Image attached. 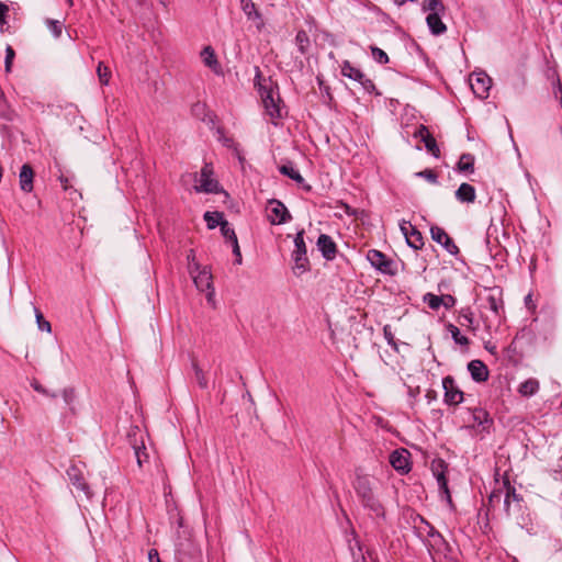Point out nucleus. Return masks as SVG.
Segmentation results:
<instances>
[{"label": "nucleus", "instance_id": "nucleus-28", "mask_svg": "<svg viewBox=\"0 0 562 562\" xmlns=\"http://www.w3.org/2000/svg\"><path fill=\"white\" fill-rule=\"evenodd\" d=\"M406 241L409 247L416 250L424 246L422 233L417 231L415 226L408 234H406Z\"/></svg>", "mask_w": 562, "mask_h": 562}, {"label": "nucleus", "instance_id": "nucleus-8", "mask_svg": "<svg viewBox=\"0 0 562 562\" xmlns=\"http://www.w3.org/2000/svg\"><path fill=\"white\" fill-rule=\"evenodd\" d=\"M445 402L449 405H458L463 401V392L459 390L452 376L442 379Z\"/></svg>", "mask_w": 562, "mask_h": 562}, {"label": "nucleus", "instance_id": "nucleus-5", "mask_svg": "<svg viewBox=\"0 0 562 562\" xmlns=\"http://www.w3.org/2000/svg\"><path fill=\"white\" fill-rule=\"evenodd\" d=\"M128 438L134 449L137 465L139 468H143L144 464L147 463L149 460V453L143 441V434L137 427H135L128 434Z\"/></svg>", "mask_w": 562, "mask_h": 562}, {"label": "nucleus", "instance_id": "nucleus-55", "mask_svg": "<svg viewBox=\"0 0 562 562\" xmlns=\"http://www.w3.org/2000/svg\"><path fill=\"white\" fill-rule=\"evenodd\" d=\"M414 228V226L409 223V222H403L401 224V231L403 233V235L406 237V234H408L412 229Z\"/></svg>", "mask_w": 562, "mask_h": 562}, {"label": "nucleus", "instance_id": "nucleus-50", "mask_svg": "<svg viewBox=\"0 0 562 562\" xmlns=\"http://www.w3.org/2000/svg\"><path fill=\"white\" fill-rule=\"evenodd\" d=\"M502 497H503V491H502V490L494 491V492L490 495V498H488V503H490V505H491V506H495V504H496V503H501Z\"/></svg>", "mask_w": 562, "mask_h": 562}, {"label": "nucleus", "instance_id": "nucleus-24", "mask_svg": "<svg viewBox=\"0 0 562 562\" xmlns=\"http://www.w3.org/2000/svg\"><path fill=\"white\" fill-rule=\"evenodd\" d=\"M363 506L369 509L376 518L384 519L385 518V510L382 503L379 501V498L373 495L369 497L368 499L362 502Z\"/></svg>", "mask_w": 562, "mask_h": 562}, {"label": "nucleus", "instance_id": "nucleus-60", "mask_svg": "<svg viewBox=\"0 0 562 562\" xmlns=\"http://www.w3.org/2000/svg\"><path fill=\"white\" fill-rule=\"evenodd\" d=\"M161 4L166 5L167 0H158Z\"/></svg>", "mask_w": 562, "mask_h": 562}, {"label": "nucleus", "instance_id": "nucleus-32", "mask_svg": "<svg viewBox=\"0 0 562 562\" xmlns=\"http://www.w3.org/2000/svg\"><path fill=\"white\" fill-rule=\"evenodd\" d=\"M204 220L210 229H214L217 226L221 227V223L225 221L223 218V214L220 212H206L204 214Z\"/></svg>", "mask_w": 562, "mask_h": 562}, {"label": "nucleus", "instance_id": "nucleus-35", "mask_svg": "<svg viewBox=\"0 0 562 562\" xmlns=\"http://www.w3.org/2000/svg\"><path fill=\"white\" fill-rule=\"evenodd\" d=\"M45 23H46L47 29L50 31V33L53 34V36L55 38H58L61 36L63 29H64V24L61 21L47 19Z\"/></svg>", "mask_w": 562, "mask_h": 562}, {"label": "nucleus", "instance_id": "nucleus-42", "mask_svg": "<svg viewBox=\"0 0 562 562\" xmlns=\"http://www.w3.org/2000/svg\"><path fill=\"white\" fill-rule=\"evenodd\" d=\"M35 316H36V323H37L38 329L42 331L50 333L52 331L50 323L48 321L44 319L43 314L37 308H35Z\"/></svg>", "mask_w": 562, "mask_h": 562}, {"label": "nucleus", "instance_id": "nucleus-59", "mask_svg": "<svg viewBox=\"0 0 562 562\" xmlns=\"http://www.w3.org/2000/svg\"><path fill=\"white\" fill-rule=\"evenodd\" d=\"M235 261H236V263H237V265H240V263H241V257H240V258H239V257H236V260H235Z\"/></svg>", "mask_w": 562, "mask_h": 562}, {"label": "nucleus", "instance_id": "nucleus-19", "mask_svg": "<svg viewBox=\"0 0 562 562\" xmlns=\"http://www.w3.org/2000/svg\"><path fill=\"white\" fill-rule=\"evenodd\" d=\"M445 469H446V464L442 460L434 462L432 467H431L432 473L437 479L438 486H439L440 491H442L447 495V497L450 498L449 490H448V482H447V479L445 475Z\"/></svg>", "mask_w": 562, "mask_h": 562}, {"label": "nucleus", "instance_id": "nucleus-4", "mask_svg": "<svg viewBox=\"0 0 562 562\" xmlns=\"http://www.w3.org/2000/svg\"><path fill=\"white\" fill-rule=\"evenodd\" d=\"M367 259L381 273L395 276L397 272L395 262L380 250L370 249L367 254Z\"/></svg>", "mask_w": 562, "mask_h": 562}, {"label": "nucleus", "instance_id": "nucleus-3", "mask_svg": "<svg viewBox=\"0 0 562 562\" xmlns=\"http://www.w3.org/2000/svg\"><path fill=\"white\" fill-rule=\"evenodd\" d=\"M292 259L294 261L293 272L296 276H301L310 269V261L304 241V231L297 232L294 237V250L292 251Z\"/></svg>", "mask_w": 562, "mask_h": 562}, {"label": "nucleus", "instance_id": "nucleus-10", "mask_svg": "<svg viewBox=\"0 0 562 562\" xmlns=\"http://www.w3.org/2000/svg\"><path fill=\"white\" fill-rule=\"evenodd\" d=\"M240 8L247 19L255 24L257 31H262L265 27V20L252 0H240Z\"/></svg>", "mask_w": 562, "mask_h": 562}, {"label": "nucleus", "instance_id": "nucleus-45", "mask_svg": "<svg viewBox=\"0 0 562 562\" xmlns=\"http://www.w3.org/2000/svg\"><path fill=\"white\" fill-rule=\"evenodd\" d=\"M61 396L66 405H71L76 400V391L74 387H66L61 391Z\"/></svg>", "mask_w": 562, "mask_h": 562}, {"label": "nucleus", "instance_id": "nucleus-2", "mask_svg": "<svg viewBox=\"0 0 562 562\" xmlns=\"http://www.w3.org/2000/svg\"><path fill=\"white\" fill-rule=\"evenodd\" d=\"M194 191L198 193H217L220 192V183L214 178V171L211 164H204L201 171L192 173Z\"/></svg>", "mask_w": 562, "mask_h": 562}, {"label": "nucleus", "instance_id": "nucleus-46", "mask_svg": "<svg viewBox=\"0 0 562 562\" xmlns=\"http://www.w3.org/2000/svg\"><path fill=\"white\" fill-rule=\"evenodd\" d=\"M14 56H15V53H14L13 48L10 45H8L5 48V60H4V67H5L7 72L11 71V66H12Z\"/></svg>", "mask_w": 562, "mask_h": 562}, {"label": "nucleus", "instance_id": "nucleus-26", "mask_svg": "<svg viewBox=\"0 0 562 562\" xmlns=\"http://www.w3.org/2000/svg\"><path fill=\"white\" fill-rule=\"evenodd\" d=\"M539 390V382L536 379H528L524 381L518 389V392L522 396H532L535 395Z\"/></svg>", "mask_w": 562, "mask_h": 562}, {"label": "nucleus", "instance_id": "nucleus-38", "mask_svg": "<svg viewBox=\"0 0 562 562\" xmlns=\"http://www.w3.org/2000/svg\"><path fill=\"white\" fill-rule=\"evenodd\" d=\"M370 50H371L372 58L376 63H379L381 65H385L389 63V56L383 49H381L376 46H370Z\"/></svg>", "mask_w": 562, "mask_h": 562}, {"label": "nucleus", "instance_id": "nucleus-52", "mask_svg": "<svg viewBox=\"0 0 562 562\" xmlns=\"http://www.w3.org/2000/svg\"><path fill=\"white\" fill-rule=\"evenodd\" d=\"M9 11V8L5 3L0 2V26L7 23L5 16Z\"/></svg>", "mask_w": 562, "mask_h": 562}, {"label": "nucleus", "instance_id": "nucleus-56", "mask_svg": "<svg viewBox=\"0 0 562 562\" xmlns=\"http://www.w3.org/2000/svg\"><path fill=\"white\" fill-rule=\"evenodd\" d=\"M31 386L34 389V391H36L37 393H41V392H44V386L37 381V380H33L31 382Z\"/></svg>", "mask_w": 562, "mask_h": 562}, {"label": "nucleus", "instance_id": "nucleus-41", "mask_svg": "<svg viewBox=\"0 0 562 562\" xmlns=\"http://www.w3.org/2000/svg\"><path fill=\"white\" fill-rule=\"evenodd\" d=\"M423 300L434 311L438 310L441 306V297L432 293H426Z\"/></svg>", "mask_w": 562, "mask_h": 562}, {"label": "nucleus", "instance_id": "nucleus-12", "mask_svg": "<svg viewBox=\"0 0 562 562\" xmlns=\"http://www.w3.org/2000/svg\"><path fill=\"white\" fill-rule=\"evenodd\" d=\"M390 463L397 472L408 473L411 470L409 452L406 449L394 450L390 454Z\"/></svg>", "mask_w": 562, "mask_h": 562}, {"label": "nucleus", "instance_id": "nucleus-34", "mask_svg": "<svg viewBox=\"0 0 562 562\" xmlns=\"http://www.w3.org/2000/svg\"><path fill=\"white\" fill-rule=\"evenodd\" d=\"M97 75L102 86H108L111 78V70L102 61L98 64Z\"/></svg>", "mask_w": 562, "mask_h": 562}, {"label": "nucleus", "instance_id": "nucleus-47", "mask_svg": "<svg viewBox=\"0 0 562 562\" xmlns=\"http://www.w3.org/2000/svg\"><path fill=\"white\" fill-rule=\"evenodd\" d=\"M417 177L426 179L430 183H437V175L431 169H425L416 173Z\"/></svg>", "mask_w": 562, "mask_h": 562}, {"label": "nucleus", "instance_id": "nucleus-20", "mask_svg": "<svg viewBox=\"0 0 562 562\" xmlns=\"http://www.w3.org/2000/svg\"><path fill=\"white\" fill-rule=\"evenodd\" d=\"M441 12H432L429 13L426 18V23L431 32V34L438 36L443 34L447 31L446 24L442 22Z\"/></svg>", "mask_w": 562, "mask_h": 562}, {"label": "nucleus", "instance_id": "nucleus-57", "mask_svg": "<svg viewBox=\"0 0 562 562\" xmlns=\"http://www.w3.org/2000/svg\"><path fill=\"white\" fill-rule=\"evenodd\" d=\"M232 247H233V254L235 255V257H239L240 258L241 252H240V248H239V245H238V240L233 243Z\"/></svg>", "mask_w": 562, "mask_h": 562}, {"label": "nucleus", "instance_id": "nucleus-37", "mask_svg": "<svg viewBox=\"0 0 562 562\" xmlns=\"http://www.w3.org/2000/svg\"><path fill=\"white\" fill-rule=\"evenodd\" d=\"M221 232H222V235L224 236V238L229 241L231 244L237 241V236L235 234V231L229 227V224L227 221H223L221 223Z\"/></svg>", "mask_w": 562, "mask_h": 562}, {"label": "nucleus", "instance_id": "nucleus-1", "mask_svg": "<svg viewBox=\"0 0 562 562\" xmlns=\"http://www.w3.org/2000/svg\"><path fill=\"white\" fill-rule=\"evenodd\" d=\"M256 79L258 80L256 83L258 87V92L261 97L267 114L272 120L280 119L282 116V112L280 108V97L278 91H274L271 82L267 85L266 80H263V82L260 81L259 70L257 71Z\"/></svg>", "mask_w": 562, "mask_h": 562}, {"label": "nucleus", "instance_id": "nucleus-51", "mask_svg": "<svg viewBox=\"0 0 562 562\" xmlns=\"http://www.w3.org/2000/svg\"><path fill=\"white\" fill-rule=\"evenodd\" d=\"M420 520L423 522H425V525L427 526L428 528V531H427V535L431 538H438L439 540H442V537L441 535L432 527L430 526L427 521H425L423 518H420Z\"/></svg>", "mask_w": 562, "mask_h": 562}, {"label": "nucleus", "instance_id": "nucleus-18", "mask_svg": "<svg viewBox=\"0 0 562 562\" xmlns=\"http://www.w3.org/2000/svg\"><path fill=\"white\" fill-rule=\"evenodd\" d=\"M472 379L476 382H484L488 378L487 367L481 360H472L468 364Z\"/></svg>", "mask_w": 562, "mask_h": 562}, {"label": "nucleus", "instance_id": "nucleus-13", "mask_svg": "<svg viewBox=\"0 0 562 562\" xmlns=\"http://www.w3.org/2000/svg\"><path fill=\"white\" fill-rule=\"evenodd\" d=\"M414 136L422 139L427 151L430 153L434 157L438 158L440 156V149L437 145V142L425 125H419L417 131L414 133Z\"/></svg>", "mask_w": 562, "mask_h": 562}, {"label": "nucleus", "instance_id": "nucleus-31", "mask_svg": "<svg viewBox=\"0 0 562 562\" xmlns=\"http://www.w3.org/2000/svg\"><path fill=\"white\" fill-rule=\"evenodd\" d=\"M487 307L490 311H492L496 316L501 314L503 311V301L501 296L495 295L494 293H491L486 297Z\"/></svg>", "mask_w": 562, "mask_h": 562}, {"label": "nucleus", "instance_id": "nucleus-9", "mask_svg": "<svg viewBox=\"0 0 562 562\" xmlns=\"http://www.w3.org/2000/svg\"><path fill=\"white\" fill-rule=\"evenodd\" d=\"M67 475L71 484L85 493V495L90 498L92 493L90 491L89 485L86 483L83 471L79 465H70L67 470Z\"/></svg>", "mask_w": 562, "mask_h": 562}, {"label": "nucleus", "instance_id": "nucleus-25", "mask_svg": "<svg viewBox=\"0 0 562 562\" xmlns=\"http://www.w3.org/2000/svg\"><path fill=\"white\" fill-rule=\"evenodd\" d=\"M341 74L345 77H348L355 81H362L363 80V72L353 67L350 61L345 60L341 65Z\"/></svg>", "mask_w": 562, "mask_h": 562}, {"label": "nucleus", "instance_id": "nucleus-44", "mask_svg": "<svg viewBox=\"0 0 562 562\" xmlns=\"http://www.w3.org/2000/svg\"><path fill=\"white\" fill-rule=\"evenodd\" d=\"M473 322H474L473 314L469 310L462 311L460 313L459 323L461 326L472 328Z\"/></svg>", "mask_w": 562, "mask_h": 562}, {"label": "nucleus", "instance_id": "nucleus-33", "mask_svg": "<svg viewBox=\"0 0 562 562\" xmlns=\"http://www.w3.org/2000/svg\"><path fill=\"white\" fill-rule=\"evenodd\" d=\"M447 329L451 334V337L456 344L460 346H468L470 344L469 338L461 335L460 329L456 325L448 324Z\"/></svg>", "mask_w": 562, "mask_h": 562}, {"label": "nucleus", "instance_id": "nucleus-27", "mask_svg": "<svg viewBox=\"0 0 562 562\" xmlns=\"http://www.w3.org/2000/svg\"><path fill=\"white\" fill-rule=\"evenodd\" d=\"M279 171L283 175L289 177L290 179L294 180L297 183H302L304 181V178L300 173V171L293 166L292 162H288L285 165H282L279 168Z\"/></svg>", "mask_w": 562, "mask_h": 562}, {"label": "nucleus", "instance_id": "nucleus-21", "mask_svg": "<svg viewBox=\"0 0 562 562\" xmlns=\"http://www.w3.org/2000/svg\"><path fill=\"white\" fill-rule=\"evenodd\" d=\"M476 193L473 186L469 183H461L456 191V199L461 203H473L475 201Z\"/></svg>", "mask_w": 562, "mask_h": 562}, {"label": "nucleus", "instance_id": "nucleus-54", "mask_svg": "<svg viewBox=\"0 0 562 562\" xmlns=\"http://www.w3.org/2000/svg\"><path fill=\"white\" fill-rule=\"evenodd\" d=\"M148 560L149 562H161L159 553L156 549H150L148 551Z\"/></svg>", "mask_w": 562, "mask_h": 562}, {"label": "nucleus", "instance_id": "nucleus-23", "mask_svg": "<svg viewBox=\"0 0 562 562\" xmlns=\"http://www.w3.org/2000/svg\"><path fill=\"white\" fill-rule=\"evenodd\" d=\"M472 419L477 427H482V431H487L493 424L488 413L482 408H475L472 412Z\"/></svg>", "mask_w": 562, "mask_h": 562}, {"label": "nucleus", "instance_id": "nucleus-17", "mask_svg": "<svg viewBox=\"0 0 562 562\" xmlns=\"http://www.w3.org/2000/svg\"><path fill=\"white\" fill-rule=\"evenodd\" d=\"M34 171L29 164H24L19 173V182L22 191L30 193L33 191Z\"/></svg>", "mask_w": 562, "mask_h": 562}, {"label": "nucleus", "instance_id": "nucleus-61", "mask_svg": "<svg viewBox=\"0 0 562 562\" xmlns=\"http://www.w3.org/2000/svg\"><path fill=\"white\" fill-rule=\"evenodd\" d=\"M69 5H72V0H66Z\"/></svg>", "mask_w": 562, "mask_h": 562}, {"label": "nucleus", "instance_id": "nucleus-36", "mask_svg": "<svg viewBox=\"0 0 562 562\" xmlns=\"http://www.w3.org/2000/svg\"><path fill=\"white\" fill-rule=\"evenodd\" d=\"M423 10L432 12H443L445 5L440 0H424L423 1Z\"/></svg>", "mask_w": 562, "mask_h": 562}, {"label": "nucleus", "instance_id": "nucleus-15", "mask_svg": "<svg viewBox=\"0 0 562 562\" xmlns=\"http://www.w3.org/2000/svg\"><path fill=\"white\" fill-rule=\"evenodd\" d=\"M353 486L357 495L361 498V502L374 495L371 480L366 475L357 476Z\"/></svg>", "mask_w": 562, "mask_h": 562}, {"label": "nucleus", "instance_id": "nucleus-43", "mask_svg": "<svg viewBox=\"0 0 562 562\" xmlns=\"http://www.w3.org/2000/svg\"><path fill=\"white\" fill-rule=\"evenodd\" d=\"M187 260L190 274H193L196 270L200 269L201 266L195 259V251L193 249L188 251Z\"/></svg>", "mask_w": 562, "mask_h": 562}, {"label": "nucleus", "instance_id": "nucleus-11", "mask_svg": "<svg viewBox=\"0 0 562 562\" xmlns=\"http://www.w3.org/2000/svg\"><path fill=\"white\" fill-rule=\"evenodd\" d=\"M431 238L440 244L450 255H457L459 252L458 246L450 238V236L445 232L443 228L439 226H432L430 228Z\"/></svg>", "mask_w": 562, "mask_h": 562}, {"label": "nucleus", "instance_id": "nucleus-40", "mask_svg": "<svg viewBox=\"0 0 562 562\" xmlns=\"http://www.w3.org/2000/svg\"><path fill=\"white\" fill-rule=\"evenodd\" d=\"M192 368L194 370L195 379L201 389L207 387V380L203 372V370L199 367L196 362H192Z\"/></svg>", "mask_w": 562, "mask_h": 562}, {"label": "nucleus", "instance_id": "nucleus-7", "mask_svg": "<svg viewBox=\"0 0 562 562\" xmlns=\"http://www.w3.org/2000/svg\"><path fill=\"white\" fill-rule=\"evenodd\" d=\"M191 277L196 289L202 292H206V297L209 301H211L214 295L213 278L211 270L207 267H200V269L196 270L193 274H191Z\"/></svg>", "mask_w": 562, "mask_h": 562}, {"label": "nucleus", "instance_id": "nucleus-49", "mask_svg": "<svg viewBox=\"0 0 562 562\" xmlns=\"http://www.w3.org/2000/svg\"><path fill=\"white\" fill-rule=\"evenodd\" d=\"M440 297H441V306H443L447 310L453 307L457 302L454 296H452L450 294H445V295H441Z\"/></svg>", "mask_w": 562, "mask_h": 562}, {"label": "nucleus", "instance_id": "nucleus-30", "mask_svg": "<svg viewBox=\"0 0 562 562\" xmlns=\"http://www.w3.org/2000/svg\"><path fill=\"white\" fill-rule=\"evenodd\" d=\"M512 499L516 501V502H519L520 497L516 493L514 487H510L508 484H505V496H504V499H503V506H504V512H505V514L507 516L509 515V508H510Z\"/></svg>", "mask_w": 562, "mask_h": 562}, {"label": "nucleus", "instance_id": "nucleus-22", "mask_svg": "<svg viewBox=\"0 0 562 562\" xmlns=\"http://www.w3.org/2000/svg\"><path fill=\"white\" fill-rule=\"evenodd\" d=\"M201 57L205 66L211 68L215 74H221L222 68L216 58L214 49L211 46H206L201 52Z\"/></svg>", "mask_w": 562, "mask_h": 562}, {"label": "nucleus", "instance_id": "nucleus-6", "mask_svg": "<svg viewBox=\"0 0 562 562\" xmlns=\"http://www.w3.org/2000/svg\"><path fill=\"white\" fill-rule=\"evenodd\" d=\"M268 220L272 225H280L291 220V215L286 206L279 200L272 199L267 205Z\"/></svg>", "mask_w": 562, "mask_h": 562}, {"label": "nucleus", "instance_id": "nucleus-14", "mask_svg": "<svg viewBox=\"0 0 562 562\" xmlns=\"http://www.w3.org/2000/svg\"><path fill=\"white\" fill-rule=\"evenodd\" d=\"M491 78L483 72L476 74L474 79H471V88L475 95L481 99L488 97V90L491 88Z\"/></svg>", "mask_w": 562, "mask_h": 562}, {"label": "nucleus", "instance_id": "nucleus-58", "mask_svg": "<svg viewBox=\"0 0 562 562\" xmlns=\"http://www.w3.org/2000/svg\"><path fill=\"white\" fill-rule=\"evenodd\" d=\"M40 394H43V395L52 397V398H55L57 396L56 392H50L46 387H44V392H41Z\"/></svg>", "mask_w": 562, "mask_h": 562}, {"label": "nucleus", "instance_id": "nucleus-53", "mask_svg": "<svg viewBox=\"0 0 562 562\" xmlns=\"http://www.w3.org/2000/svg\"><path fill=\"white\" fill-rule=\"evenodd\" d=\"M366 91L370 92L372 89H374V85L373 82L366 78V76L363 75V80L362 81H358Z\"/></svg>", "mask_w": 562, "mask_h": 562}, {"label": "nucleus", "instance_id": "nucleus-39", "mask_svg": "<svg viewBox=\"0 0 562 562\" xmlns=\"http://www.w3.org/2000/svg\"><path fill=\"white\" fill-rule=\"evenodd\" d=\"M383 336H384L385 340L387 341L389 346H391V348L397 352L398 345L395 340V336H394L391 325H385L383 327Z\"/></svg>", "mask_w": 562, "mask_h": 562}, {"label": "nucleus", "instance_id": "nucleus-16", "mask_svg": "<svg viewBox=\"0 0 562 562\" xmlns=\"http://www.w3.org/2000/svg\"><path fill=\"white\" fill-rule=\"evenodd\" d=\"M317 247L321 250L322 255L327 259L331 260L335 258L336 255V244L331 239L330 236L326 234L319 235L317 239Z\"/></svg>", "mask_w": 562, "mask_h": 562}, {"label": "nucleus", "instance_id": "nucleus-48", "mask_svg": "<svg viewBox=\"0 0 562 562\" xmlns=\"http://www.w3.org/2000/svg\"><path fill=\"white\" fill-rule=\"evenodd\" d=\"M295 40L299 44V48H300L301 53H304L305 44H308V37H307L306 33L304 31L297 32Z\"/></svg>", "mask_w": 562, "mask_h": 562}, {"label": "nucleus", "instance_id": "nucleus-29", "mask_svg": "<svg viewBox=\"0 0 562 562\" xmlns=\"http://www.w3.org/2000/svg\"><path fill=\"white\" fill-rule=\"evenodd\" d=\"M474 156L471 154L461 155L458 161V170L460 172H473L474 171Z\"/></svg>", "mask_w": 562, "mask_h": 562}]
</instances>
